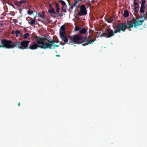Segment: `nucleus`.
Returning a JSON list of instances; mask_svg holds the SVG:
<instances>
[{"mask_svg": "<svg viewBox=\"0 0 147 147\" xmlns=\"http://www.w3.org/2000/svg\"><path fill=\"white\" fill-rule=\"evenodd\" d=\"M0 42L1 48L7 49H12L15 48V42H13L11 40L4 38L1 40Z\"/></svg>", "mask_w": 147, "mask_h": 147, "instance_id": "nucleus-1", "label": "nucleus"}, {"mask_svg": "<svg viewBox=\"0 0 147 147\" xmlns=\"http://www.w3.org/2000/svg\"><path fill=\"white\" fill-rule=\"evenodd\" d=\"M55 42L53 40H48L47 44L46 45V49H51L52 46H53V45L54 44Z\"/></svg>", "mask_w": 147, "mask_h": 147, "instance_id": "nucleus-10", "label": "nucleus"}, {"mask_svg": "<svg viewBox=\"0 0 147 147\" xmlns=\"http://www.w3.org/2000/svg\"><path fill=\"white\" fill-rule=\"evenodd\" d=\"M38 39L39 40L38 42L41 45L42 48V49H46V45L47 44L48 40H49L46 37H38Z\"/></svg>", "mask_w": 147, "mask_h": 147, "instance_id": "nucleus-7", "label": "nucleus"}, {"mask_svg": "<svg viewBox=\"0 0 147 147\" xmlns=\"http://www.w3.org/2000/svg\"><path fill=\"white\" fill-rule=\"evenodd\" d=\"M123 16L125 18L129 16V14L128 11L127 10H125L124 11Z\"/></svg>", "mask_w": 147, "mask_h": 147, "instance_id": "nucleus-18", "label": "nucleus"}, {"mask_svg": "<svg viewBox=\"0 0 147 147\" xmlns=\"http://www.w3.org/2000/svg\"><path fill=\"white\" fill-rule=\"evenodd\" d=\"M16 36L18 37V36H21L22 34L18 30H16L15 31Z\"/></svg>", "mask_w": 147, "mask_h": 147, "instance_id": "nucleus-16", "label": "nucleus"}, {"mask_svg": "<svg viewBox=\"0 0 147 147\" xmlns=\"http://www.w3.org/2000/svg\"><path fill=\"white\" fill-rule=\"evenodd\" d=\"M27 13L29 15L33 14V11H31L30 10H28L27 11Z\"/></svg>", "mask_w": 147, "mask_h": 147, "instance_id": "nucleus-25", "label": "nucleus"}, {"mask_svg": "<svg viewBox=\"0 0 147 147\" xmlns=\"http://www.w3.org/2000/svg\"><path fill=\"white\" fill-rule=\"evenodd\" d=\"M80 27L76 26L75 28V30L76 31H79L80 30Z\"/></svg>", "mask_w": 147, "mask_h": 147, "instance_id": "nucleus-29", "label": "nucleus"}, {"mask_svg": "<svg viewBox=\"0 0 147 147\" xmlns=\"http://www.w3.org/2000/svg\"><path fill=\"white\" fill-rule=\"evenodd\" d=\"M87 14V12L85 6L84 5H82L80 7V12L78 14V15L81 16L85 15Z\"/></svg>", "mask_w": 147, "mask_h": 147, "instance_id": "nucleus-8", "label": "nucleus"}, {"mask_svg": "<svg viewBox=\"0 0 147 147\" xmlns=\"http://www.w3.org/2000/svg\"><path fill=\"white\" fill-rule=\"evenodd\" d=\"M60 2L62 5L63 6L66 5V3L64 1L61 0L60 1Z\"/></svg>", "mask_w": 147, "mask_h": 147, "instance_id": "nucleus-30", "label": "nucleus"}, {"mask_svg": "<svg viewBox=\"0 0 147 147\" xmlns=\"http://www.w3.org/2000/svg\"><path fill=\"white\" fill-rule=\"evenodd\" d=\"M31 38L34 39L35 41L31 42L30 44L29 45L28 49L34 50L36 49L39 48L42 49L41 45L38 42V41H39L38 39V38H39L38 36H35L32 37Z\"/></svg>", "mask_w": 147, "mask_h": 147, "instance_id": "nucleus-3", "label": "nucleus"}, {"mask_svg": "<svg viewBox=\"0 0 147 147\" xmlns=\"http://www.w3.org/2000/svg\"><path fill=\"white\" fill-rule=\"evenodd\" d=\"M32 18L29 17H28L26 18V20L27 21H28V23L29 24H30L32 26L33 24L35 25V19L32 20Z\"/></svg>", "mask_w": 147, "mask_h": 147, "instance_id": "nucleus-13", "label": "nucleus"}, {"mask_svg": "<svg viewBox=\"0 0 147 147\" xmlns=\"http://www.w3.org/2000/svg\"><path fill=\"white\" fill-rule=\"evenodd\" d=\"M18 106H19L20 105V102H19L18 104Z\"/></svg>", "mask_w": 147, "mask_h": 147, "instance_id": "nucleus-42", "label": "nucleus"}, {"mask_svg": "<svg viewBox=\"0 0 147 147\" xmlns=\"http://www.w3.org/2000/svg\"><path fill=\"white\" fill-rule=\"evenodd\" d=\"M68 38L70 40V41L69 42V43H68L69 44H70L71 43L78 44H82V41H81L82 39L83 36L81 35L78 34L73 35L72 36L69 35L68 36Z\"/></svg>", "mask_w": 147, "mask_h": 147, "instance_id": "nucleus-2", "label": "nucleus"}, {"mask_svg": "<svg viewBox=\"0 0 147 147\" xmlns=\"http://www.w3.org/2000/svg\"><path fill=\"white\" fill-rule=\"evenodd\" d=\"M56 7L57 8V7H58V4H56Z\"/></svg>", "mask_w": 147, "mask_h": 147, "instance_id": "nucleus-40", "label": "nucleus"}, {"mask_svg": "<svg viewBox=\"0 0 147 147\" xmlns=\"http://www.w3.org/2000/svg\"><path fill=\"white\" fill-rule=\"evenodd\" d=\"M14 4L15 5H17V6L19 7H20L21 5V4L20 3L19 1H14Z\"/></svg>", "mask_w": 147, "mask_h": 147, "instance_id": "nucleus-24", "label": "nucleus"}, {"mask_svg": "<svg viewBox=\"0 0 147 147\" xmlns=\"http://www.w3.org/2000/svg\"><path fill=\"white\" fill-rule=\"evenodd\" d=\"M81 0H76V1H77L78 2V1H80Z\"/></svg>", "mask_w": 147, "mask_h": 147, "instance_id": "nucleus-43", "label": "nucleus"}, {"mask_svg": "<svg viewBox=\"0 0 147 147\" xmlns=\"http://www.w3.org/2000/svg\"><path fill=\"white\" fill-rule=\"evenodd\" d=\"M96 38L95 36H91L90 35L87 37L86 36L85 37L84 40L82 42V45L85 46L88 45L92 44L96 40Z\"/></svg>", "mask_w": 147, "mask_h": 147, "instance_id": "nucleus-5", "label": "nucleus"}, {"mask_svg": "<svg viewBox=\"0 0 147 147\" xmlns=\"http://www.w3.org/2000/svg\"><path fill=\"white\" fill-rule=\"evenodd\" d=\"M55 52L57 53V51H55Z\"/></svg>", "mask_w": 147, "mask_h": 147, "instance_id": "nucleus-45", "label": "nucleus"}, {"mask_svg": "<svg viewBox=\"0 0 147 147\" xmlns=\"http://www.w3.org/2000/svg\"><path fill=\"white\" fill-rule=\"evenodd\" d=\"M107 31L108 33L107 34V38H110L111 36H114V33H113V31L112 30L108 28L107 29Z\"/></svg>", "mask_w": 147, "mask_h": 147, "instance_id": "nucleus-12", "label": "nucleus"}, {"mask_svg": "<svg viewBox=\"0 0 147 147\" xmlns=\"http://www.w3.org/2000/svg\"><path fill=\"white\" fill-rule=\"evenodd\" d=\"M44 15H43V14H39L38 15V16L42 18H44Z\"/></svg>", "mask_w": 147, "mask_h": 147, "instance_id": "nucleus-33", "label": "nucleus"}, {"mask_svg": "<svg viewBox=\"0 0 147 147\" xmlns=\"http://www.w3.org/2000/svg\"><path fill=\"white\" fill-rule=\"evenodd\" d=\"M30 35V34L28 33H27L24 34L23 35V38L26 39H27L28 36Z\"/></svg>", "mask_w": 147, "mask_h": 147, "instance_id": "nucleus-21", "label": "nucleus"}, {"mask_svg": "<svg viewBox=\"0 0 147 147\" xmlns=\"http://www.w3.org/2000/svg\"><path fill=\"white\" fill-rule=\"evenodd\" d=\"M106 21L108 23H111L113 21V18L112 17H111L108 19L106 20Z\"/></svg>", "mask_w": 147, "mask_h": 147, "instance_id": "nucleus-22", "label": "nucleus"}, {"mask_svg": "<svg viewBox=\"0 0 147 147\" xmlns=\"http://www.w3.org/2000/svg\"><path fill=\"white\" fill-rule=\"evenodd\" d=\"M74 3L73 4V6H74V7H75L76 5V4L77 3V1H76V0H74Z\"/></svg>", "mask_w": 147, "mask_h": 147, "instance_id": "nucleus-31", "label": "nucleus"}, {"mask_svg": "<svg viewBox=\"0 0 147 147\" xmlns=\"http://www.w3.org/2000/svg\"><path fill=\"white\" fill-rule=\"evenodd\" d=\"M142 3H141L140 11V13H144L145 11V9L146 8V7L145 6V3H146V0H142Z\"/></svg>", "mask_w": 147, "mask_h": 147, "instance_id": "nucleus-9", "label": "nucleus"}, {"mask_svg": "<svg viewBox=\"0 0 147 147\" xmlns=\"http://www.w3.org/2000/svg\"><path fill=\"white\" fill-rule=\"evenodd\" d=\"M133 5L134 6V7H135V6H138L139 5V3L136 2V1H134L133 2Z\"/></svg>", "mask_w": 147, "mask_h": 147, "instance_id": "nucleus-28", "label": "nucleus"}, {"mask_svg": "<svg viewBox=\"0 0 147 147\" xmlns=\"http://www.w3.org/2000/svg\"><path fill=\"white\" fill-rule=\"evenodd\" d=\"M118 26L119 27H121V30L123 32H125L126 29L127 28V26H128V24H126L125 23L123 24H119Z\"/></svg>", "mask_w": 147, "mask_h": 147, "instance_id": "nucleus-11", "label": "nucleus"}, {"mask_svg": "<svg viewBox=\"0 0 147 147\" xmlns=\"http://www.w3.org/2000/svg\"><path fill=\"white\" fill-rule=\"evenodd\" d=\"M0 48H1V45H0Z\"/></svg>", "mask_w": 147, "mask_h": 147, "instance_id": "nucleus-47", "label": "nucleus"}, {"mask_svg": "<svg viewBox=\"0 0 147 147\" xmlns=\"http://www.w3.org/2000/svg\"><path fill=\"white\" fill-rule=\"evenodd\" d=\"M87 32V30L85 28H83L79 31L80 35L86 33Z\"/></svg>", "mask_w": 147, "mask_h": 147, "instance_id": "nucleus-14", "label": "nucleus"}, {"mask_svg": "<svg viewBox=\"0 0 147 147\" xmlns=\"http://www.w3.org/2000/svg\"><path fill=\"white\" fill-rule=\"evenodd\" d=\"M48 12L49 13H53L55 15L56 14V13L54 11V9L52 8L49 9Z\"/></svg>", "mask_w": 147, "mask_h": 147, "instance_id": "nucleus-20", "label": "nucleus"}, {"mask_svg": "<svg viewBox=\"0 0 147 147\" xmlns=\"http://www.w3.org/2000/svg\"><path fill=\"white\" fill-rule=\"evenodd\" d=\"M139 5H138V6H135V7H134V8L133 9V10L134 11V12L136 13H137L138 12V9H139Z\"/></svg>", "mask_w": 147, "mask_h": 147, "instance_id": "nucleus-19", "label": "nucleus"}, {"mask_svg": "<svg viewBox=\"0 0 147 147\" xmlns=\"http://www.w3.org/2000/svg\"><path fill=\"white\" fill-rule=\"evenodd\" d=\"M61 44V43H60L59 45H55V44H54V45H53V46L54 47H58L59 46V45Z\"/></svg>", "mask_w": 147, "mask_h": 147, "instance_id": "nucleus-32", "label": "nucleus"}, {"mask_svg": "<svg viewBox=\"0 0 147 147\" xmlns=\"http://www.w3.org/2000/svg\"><path fill=\"white\" fill-rule=\"evenodd\" d=\"M146 18V17H145V15H144V16H141V17H140V18L141 19H142V18Z\"/></svg>", "mask_w": 147, "mask_h": 147, "instance_id": "nucleus-36", "label": "nucleus"}, {"mask_svg": "<svg viewBox=\"0 0 147 147\" xmlns=\"http://www.w3.org/2000/svg\"><path fill=\"white\" fill-rule=\"evenodd\" d=\"M89 30V32H90V30Z\"/></svg>", "mask_w": 147, "mask_h": 147, "instance_id": "nucleus-46", "label": "nucleus"}, {"mask_svg": "<svg viewBox=\"0 0 147 147\" xmlns=\"http://www.w3.org/2000/svg\"><path fill=\"white\" fill-rule=\"evenodd\" d=\"M121 27H119L117 25V29L115 30L113 32L114 34L115 33H116L117 32L120 33L121 32Z\"/></svg>", "mask_w": 147, "mask_h": 147, "instance_id": "nucleus-15", "label": "nucleus"}, {"mask_svg": "<svg viewBox=\"0 0 147 147\" xmlns=\"http://www.w3.org/2000/svg\"><path fill=\"white\" fill-rule=\"evenodd\" d=\"M42 14H43V15H44L45 14V13H44V11H42Z\"/></svg>", "mask_w": 147, "mask_h": 147, "instance_id": "nucleus-39", "label": "nucleus"}, {"mask_svg": "<svg viewBox=\"0 0 147 147\" xmlns=\"http://www.w3.org/2000/svg\"><path fill=\"white\" fill-rule=\"evenodd\" d=\"M30 41L24 40L22 42H15V48L24 50L25 49H28L29 44Z\"/></svg>", "mask_w": 147, "mask_h": 147, "instance_id": "nucleus-4", "label": "nucleus"}, {"mask_svg": "<svg viewBox=\"0 0 147 147\" xmlns=\"http://www.w3.org/2000/svg\"><path fill=\"white\" fill-rule=\"evenodd\" d=\"M26 1L25 0H21L20 1H19V2L21 4V5L23 4H25L26 3Z\"/></svg>", "mask_w": 147, "mask_h": 147, "instance_id": "nucleus-26", "label": "nucleus"}, {"mask_svg": "<svg viewBox=\"0 0 147 147\" xmlns=\"http://www.w3.org/2000/svg\"><path fill=\"white\" fill-rule=\"evenodd\" d=\"M65 32H61V31H60L59 33L60 35L61 36V37L62 40L63 39V38L65 36H66L65 35Z\"/></svg>", "mask_w": 147, "mask_h": 147, "instance_id": "nucleus-17", "label": "nucleus"}, {"mask_svg": "<svg viewBox=\"0 0 147 147\" xmlns=\"http://www.w3.org/2000/svg\"><path fill=\"white\" fill-rule=\"evenodd\" d=\"M56 57H59L60 56V55H56Z\"/></svg>", "mask_w": 147, "mask_h": 147, "instance_id": "nucleus-38", "label": "nucleus"}, {"mask_svg": "<svg viewBox=\"0 0 147 147\" xmlns=\"http://www.w3.org/2000/svg\"><path fill=\"white\" fill-rule=\"evenodd\" d=\"M15 33V31L14 30H12L11 32V34H13Z\"/></svg>", "mask_w": 147, "mask_h": 147, "instance_id": "nucleus-35", "label": "nucleus"}, {"mask_svg": "<svg viewBox=\"0 0 147 147\" xmlns=\"http://www.w3.org/2000/svg\"><path fill=\"white\" fill-rule=\"evenodd\" d=\"M49 7H50V8H52V5L50 4L49 5Z\"/></svg>", "mask_w": 147, "mask_h": 147, "instance_id": "nucleus-37", "label": "nucleus"}, {"mask_svg": "<svg viewBox=\"0 0 147 147\" xmlns=\"http://www.w3.org/2000/svg\"><path fill=\"white\" fill-rule=\"evenodd\" d=\"M63 38V39L62 40H63L65 42H67L68 43V39L66 36Z\"/></svg>", "mask_w": 147, "mask_h": 147, "instance_id": "nucleus-27", "label": "nucleus"}, {"mask_svg": "<svg viewBox=\"0 0 147 147\" xmlns=\"http://www.w3.org/2000/svg\"><path fill=\"white\" fill-rule=\"evenodd\" d=\"M65 29L64 25H63L61 26L60 30L62 31V32H65Z\"/></svg>", "mask_w": 147, "mask_h": 147, "instance_id": "nucleus-23", "label": "nucleus"}, {"mask_svg": "<svg viewBox=\"0 0 147 147\" xmlns=\"http://www.w3.org/2000/svg\"><path fill=\"white\" fill-rule=\"evenodd\" d=\"M62 16V14H59L58 16H59L60 17H61Z\"/></svg>", "mask_w": 147, "mask_h": 147, "instance_id": "nucleus-41", "label": "nucleus"}, {"mask_svg": "<svg viewBox=\"0 0 147 147\" xmlns=\"http://www.w3.org/2000/svg\"><path fill=\"white\" fill-rule=\"evenodd\" d=\"M134 1H136L137 0H133Z\"/></svg>", "mask_w": 147, "mask_h": 147, "instance_id": "nucleus-44", "label": "nucleus"}, {"mask_svg": "<svg viewBox=\"0 0 147 147\" xmlns=\"http://www.w3.org/2000/svg\"><path fill=\"white\" fill-rule=\"evenodd\" d=\"M144 20H138L137 22H135L133 21H130L128 24V26H127V29L129 30L130 31L131 30V28H137L138 26L141 25L144 22Z\"/></svg>", "mask_w": 147, "mask_h": 147, "instance_id": "nucleus-6", "label": "nucleus"}, {"mask_svg": "<svg viewBox=\"0 0 147 147\" xmlns=\"http://www.w3.org/2000/svg\"><path fill=\"white\" fill-rule=\"evenodd\" d=\"M59 7H57V8L56 9V11L57 12H59Z\"/></svg>", "mask_w": 147, "mask_h": 147, "instance_id": "nucleus-34", "label": "nucleus"}]
</instances>
